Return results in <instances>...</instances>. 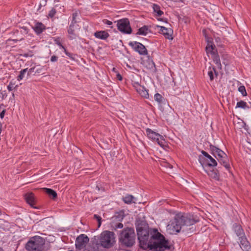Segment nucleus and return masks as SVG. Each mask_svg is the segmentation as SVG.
I'll return each instance as SVG.
<instances>
[{"instance_id": "f257e3e1", "label": "nucleus", "mask_w": 251, "mask_h": 251, "mask_svg": "<svg viewBox=\"0 0 251 251\" xmlns=\"http://www.w3.org/2000/svg\"><path fill=\"white\" fill-rule=\"evenodd\" d=\"M198 218L195 215H183L177 214L176 216L175 221L170 225L172 227V231L176 233L180 230L183 232L188 231V226L193 225L199 222ZM190 229L191 228H189Z\"/></svg>"}, {"instance_id": "f03ea898", "label": "nucleus", "mask_w": 251, "mask_h": 251, "mask_svg": "<svg viewBox=\"0 0 251 251\" xmlns=\"http://www.w3.org/2000/svg\"><path fill=\"white\" fill-rule=\"evenodd\" d=\"M153 234L151 235L152 241L148 244V247L153 251H164L170 249L171 245L168 240L156 229H153Z\"/></svg>"}, {"instance_id": "7ed1b4c3", "label": "nucleus", "mask_w": 251, "mask_h": 251, "mask_svg": "<svg viewBox=\"0 0 251 251\" xmlns=\"http://www.w3.org/2000/svg\"><path fill=\"white\" fill-rule=\"evenodd\" d=\"M136 226L140 247L145 248L148 247L149 244L148 243L149 236L148 225L145 221L138 219L136 222Z\"/></svg>"}, {"instance_id": "20e7f679", "label": "nucleus", "mask_w": 251, "mask_h": 251, "mask_svg": "<svg viewBox=\"0 0 251 251\" xmlns=\"http://www.w3.org/2000/svg\"><path fill=\"white\" fill-rule=\"evenodd\" d=\"M135 234L133 228H126L122 231L119 240L121 243L126 247H129L135 243Z\"/></svg>"}, {"instance_id": "39448f33", "label": "nucleus", "mask_w": 251, "mask_h": 251, "mask_svg": "<svg viewBox=\"0 0 251 251\" xmlns=\"http://www.w3.org/2000/svg\"><path fill=\"white\" fill-rule=\"evenodd\" d=\"M45 242L43 238L35 236L31 238L26 243L25 248L28 251H42Z\"/></svg>"}, {"instance_id": "423d86ee", "label": "nucleus", "mask_w": 251, "mask_h": 251, "mask_svg": "<svg viewBox=\"0 0 251 251\" xmlns=\"http://www.w3.org/2000/svg\"><path fill=\"white\" fill-rule=\"evenodd\" d=\"M210 150L218 161L227 170H228L230 166L227 162V155L223 151L213 145L210 146Z\"/></svg>"}, {"instance_id": "0eeeda50", "label": "nucleus", "mask_w": 251, "mask_h": 251, "mask_svg": "<svg viewBox=\"0 0 251 251\" xmlns=\"http://www.w3.org/2000/svg\"><path fill=\"white\" fill-rule=\"evenodd\" d=\"M100 242L101 246L106 248H110L115 242L114 234L109 231L102 232L100 236Z\"/></svg>"}, {"instance_id": "6e6552de", "label": "nucleus", "mask_w": 251, "mask_h": 251, "mask_svg": "<svg viewBox=\"0 0 251 251\" xmlns=\"http://www.w3.org/2000/svg\"><path fill=\"white\" fill-rule=\"evenodd\" d=\"M146 133L149 138L155 141L160 147L164 148L166 146V141L162 136L150 128L146 129Z\"/></svg>"}, {"instance_id": "1a4fd4ad", "label": "nucleus", "mask_w": 251, "mask_h": 251, "mask_svg": "<svg viewBox=\"0 0 251 251\" xmlns=\"http://www.w3.org/2000/svg\"><path fill=\"white\" fill-rule=\"evenodd\" d=\"M118 29L124 33L129 34L131 32V28L129 22L127 19H123L117 22Z\"/></svg>"}, {"instance_id": "9d476101", "label": "nucleus", "mask_w": 251, "mask_h": 251, "mask_svg": "<svg viewBox=\"0 0 251 251\" xmlns=\"http://www.w3.org/2000/svg\"><path fill=\"white\" fill-rule=\"evenodd\" d=\"M89 241V238L85 234H81L76 238L75 241L76 248L79 250L84 248Z\"/></svg>"}, {"instance_id": "9b49d317", "label": "nucleus", "mask_w": 251, "mask_h": 251, "mask_svg": "<svg viewBox=\"0 0 251 251\" xmlns=\"http://www.w3.org/2000/svg\"><path fill=\"white\" fill-rule=\"evenodd\" d=\"M129 45L132 47L135 51L138 52L140 54H147V50L143 44L137 42H130Z\"/></svg>"}, {"instance_id": "f8f14e48", "label": "nucleus", "mask_w": 251, "mask_h": 251, "mask_svg": "<svg viewBox=\"0 0 251 251\" xmlns=\"http://www.w3.org/2000/svg\"><path fill=\"white\" fill-rule=\"evenodd\" d=\"M240 246L244 251H251V246L245 237H241Z\"/></svg>"}, {"instance_id": "ddd939ff", "label": "nucleus", "mask_w": 251, "mask_h": 251, "mask_svg": "<svg viewBox=\"0 0 251 251\" xmlns=\"http://www.w3.org/2000/svg\"><path fill=\"white\" fill-rule=\"evenodd\" d=\"M160 28V31L165 36L166 38L172 39V36L173 31L171 28H168L163 26H157Z\"/></svg>"}, {"instance_id": "4468645a", "label": "nucleus", "mask_w": 251, "mask_h": 251, "mask_svg": "<svg viewBox=\"0 0 251 251\" xmlns=\"http://www.w3.org/2000/svg\"><path fill=\"white\" fill-rule=\"evenodd\" d=\"M25 199L28 204L32 207L35 204V198L34 195L32 193L26 194L25 195Z\"/></svg>"}, {"instance_id": "2eb2a0df", "label": "nucleus", "mask_w": 251, "mask_h": 251, "mask_svg": "<svg viewBox=\"0 0 251 251\" xmlns=\"http://www.w3.org/2000/svg\"><path fill=\"white\" fill-rule=\"evenodd\" d=\"M94 35L98 39L105 40L109 36V34L105 31H100L96 32Z\"/></svg>"}, {"instance_id": "dca6fc26", "label": "nucleus", "mask_w": 251, "mask_h": 251, "mask_svg": "<svg viewBox=\"0 0 251 251\" xmlns=\"http://www.w3.org/2000/svg\"><path fill=\"white\" fill-rule=\"evenodd\" d=\"M207 175L211 178L215 180H218L219 178V173L217 170L212 169L211 170H205Z\"/></svg>"}, {"instance_id": "f3484780", "label": "nucleus", "mask_w": 251, "mask_h": 251, "mask_svg": "<svg viewBox=\"0 0 251 251\" xmlns=\"http://www.w3.org/2000/svg\"><path fill=\"white\" fill-rule=\"evenodd\" d=\"M136 91L142 97L146 99L149 98L148 92L144 87L142 86H138V89Z\"/></svg>"}, {"instance_id": "a211bd4d", "label": "nucleus", "mask_w": 251, "mask_h": 251, "mask_svg": "<svg viewBox=\"0 0 251 251\" xmlns=\"http://www.w3.org/2000/svg\"><path fill=\"white\" fill-rule=\"evenodd\" d=\"M151 33V30L147 26H144L138 29V34L146 36Z\"/></svg>"}, {"instance_id": "6ab92c4d", "label": "nucleus", "mask_w": 251, "mask_h": 251, "mask_svg": "<svg viewBox=\"0 0 251 251\" xmlns=\"http://www.w3.org/2000/svg\"><path fill=\"white\" fill-rule=\"evenodd\" d=\"M45 29V26L41 23L36 24L34 27V29L37 34L42 33Z\"/></svg>"}, {"instance_id": "aec40b11", "label": "nucleus", "mask_w": 251, "mask_h": 251, "mask_svg": "<svg viewBox=\"0 0 251 251\" xmlns=\"http://www.w3.org/2000/svg\"><path fill=\"white\" fill-rule=\"evenodd\" d=\"M43 190L46 192V193L49 195V196L50 198L54 199L56 198L57 193L54 190H53L51 189L46 188H43Z\"/></svg>"}, {"instance_id": "412c9836", "label": "nucleus", "mask_w": 251, "mask_h": 251, "mask_svg": "<svg viewBox=\"0 0 251 251\" xmlns=\"http://www.w3.org/2000/svg\"><path fill=\"white\" fill-rule=\"evenodd\" d=\"M135 198L132 195H126L125 197L123 198V201L127 204H130L132 202L135 203V201H134Z\"/></svg>"}, {"instance_id": "4be33fe9", "label": "nucleus", "mask_w": 251, "mask_h": 251, "mask_svg": "<svg viewBox=\"0 0 251 251\" xmlns=\"http://www.w3.org/2000/svg\"><path fill=\"white\" fill-rule=\"evenodd\" d=\"M74 27L73 25H70L69 28L68 30L69 33V37L70 39L73 40L76 38V35L74 33Z\"/></svg>"}, {"instance_id": "5701e85b", "label": "nucleus", "mask_w": 251, "mask_h": 251, "mask_svg": "<svg viewBox=\"0 0 251 251\" xmlns=\"http://www.w3.org/2000/svg\"><path fill=\"white\" fill-rule=\"evenodd\" d=\"M234 230L237 235L240 237V238L241 237H243V235H244V233L242 227L240 226L236 225L234 226Z\"/></svg>"}, {"instance_id": "b1692460", "label": "nucleus", "mask_w": 251, "mask_h": 251, "mask_svg": "<svg viewBox=\"0 0 251 251\" xmlns=\"http://www.w3.org/2000/svg\"><path fill=\"white\" fill-rule=\"evenodd\" d=\"M234 125L235 126H236L239 128L241 129L242 128H244L245 129H246V123L242 120H241L240 119H238L237 122L236 123V121H234Z\"/></svg>"}, {"instance_id": "393cba45", "label": "nucleus", "mask_w": 251, "mask_h": 251, "mask_svg": "<svg viewBox=\"0 0 251 251\" xmlns=\"http://www.w3.org/2000/svg\"><path fill=\"white\" fill-rule=\"evenodd\" d=\"M214 74L216 76L218 75V73L216 72L214 68H209L208 72V75L209 76L211 81H212L214 79Z\"/></svg>"}, {"instance_id": "a878e982", "label": "nucleus", "mask_w": 251, "mask_h": 251, "mask_svg": "<svg viewBox=\"0 0 251 251\" xmlns=\"http://www.w3.org/2000/svg\"><path fill=\"white\" fill-rule=\"evenodd\" d=\"M152 8L154 12L156 13L157 16H159L163 14V12L160 10V7L158 5L153 4L152 5Z\"/></svg>"}, {"instance_id": "bb28decb", "label": "nucleus", "mask_w": 251, "mask_h": 251, "mask_svg": "<svg viewBox=\"0 0 251 251\" xmlns=\"http://www.w3.org/2000/svg\"><path fill=\"white\" fill-rule=\"evenodd\" d=\"M206 51L207 53H210L211 54H213V55L216 54L215 50H214V46H212V45H208L206 47Z\"/></svg>"}, {"instance_id": "cd10ccee", "label": "nucleus", "mask_w": 251, "mask_h": 251, "mask_svg": "<svg viewBox=\"0 0 251 251\" xmlns=\"http://www.w3.org/2000/svg\"><path fill=\"white\" fill-rule=\"evenodd\" d=\"M236 107L245 109L246 108H249V106H247L246 102L241 100L237 103Z\"/></svg>"}, {"instance_id": "c85d7f7f", "label": "nucleus", "mask_w": 251, "mask_h": 251, "mask_svg": "<svg viewBox=\"0 0 251 251\" xmlns=\"http://www.w3.org/2000/svg\"><path fill=\"white\" fill-rule=\"evenodd\" d=\"M209 162L207 163L208 166L215 167L217 165L216 161L211 156L209 157Z\"/></svg>"}, {"instance_id": "c756f323", "label": "nucleus", "mask_w": 251, "mask_h": 251, "mask_svg": "<svg viewBox=\"0 0 251 251\" xmlns=\"http://www.w3.org/2000/svg\"><path fill=\"white\" fill-rule=\"evenodd\" d=\"M213 61L220 69L222 68V65L220 62L219 57L216 54L214 55Z\"/></svg>"}, {"instance_id": "7c9ffc66", "label": "nucleus", "mask_w": 251, "mask_h": 251, "mask_svg": "<svg viewBox=\"0 0 251 251\" xmlns=\"http://www.w3.org/2000/svg\"><path fill=\"white\" fill-rule=\"evenodd\" d=\"M27 70V69H25L22 70L21 71H20V75L18 76V78H17L18 80L20 81L24 78V75L25 74V73L26 72Z\"/></svg>"}, {"instance_id": "2f4dec72", "label": "nucleus", "mask_w": 251, "mask_h": 251, "mask_svg": "<svg viewBox=\"0 0 251 251\" xmlns=\"http://www.w3.org/2000/svg\"><path fill=\"white\" fill-rule=\"evenodd\" d=\"M238 91L242 94L243 96L247 95V93L244 86H240L238 88Z\"/></svg>"}, {"instance_id": "473e14b6", "label": "nucleus", "mask_w": 251, "mask_h": 251, "mask_svg": "<svg viewBox=\"0 0 251 251\" xmlns=\"http://www.w3.org/2000/svg\"><path fill=\"white\" fill-rule=\"evenodd\" d=\"M154 98L155 100L160 103L162 101V97L160 94L156 93L155 94Z\"/></svg>"}, {"instance_id": "72a5a7b5", "label": "nucleus", "mask_w": 251, "mask_h": 251, "mask_svg": "<svg viewBox=\"0 0 251 251\" xmlns=\"http://www.w3.org/2000/svg\"><path fill=\"white\" fill-rule=\"evenodd\" d=\"M94 218L96 219L98 222V227H100L101 222V218L100 216L97 215H94Z\"/></svg>"}, {"instance_id": "f704fd0d", "label": "nucleus", "mask_w": 251, "mask_h": 251, "mask_svg": "<svg viewBox=\"0 0 251 251\" xmlns=\"http://www.w3.org/2000/svg\"><path fill=\"white\" fill-rule=\"evenodd\" d=\"M94 218L96 219L98 222V227H100L101 222V218L100 216L97 215H94Z\"/></svg>"}, {"instance_id": "c9c22d12", "label": "nucleus", "mask_w": 251, "mask_h": 251, "mask_svg": "<svg viewBox=\"0 0 251 251\" xmlns=\"http://www.w3.org/2000/svg\"><path fill=\"white\" fill-rule=\"evenodd\" d=\"M94 218L96 219L98 222V227H100L101 222V218L100 216L97 215H94Z\"/></svg>"}, {"instance_id": "e433bc0d", "label": "nucleus", "mask_w": 251, "mask_h": 251, "mask_svg": "<svg viewBox=\"0 0 251 251\" xmlns=\"http://www.w3.org/2000/svg\"><path fill=\"white\" fill-rule=\"evenodd\" d=\"M94 218L96 219L98 222V227H100L101 222V218L100 216L97 215H94Z\"/></svg>"}, {"instance_id": "4c0bfd02", "label": "nucleus", "mask_w": 251, "mask_h": 251, "mask_svg": "<svg viewBox=\"0 0 251 251\" xmlns=\"http://www.w3.org/2000/svg\"><path fill=\"white\" fill-rule=\"evenodd\" d=\"M112 227L115 229L117 228H122L123 227V225L121 223H119L117 224H116L115 226H112Z\"/></svg>"}, {"instance_id": "58836bf2", "label": "nucleus", "mask_w": 251, "mask_h": 251, "mask_svg": "<svg viewBox=\"0 0 251 251\" xmlns=\"http://www.w3.org/2000/svg\"><path fill=\"white\" fill-rule=\"evenodd\" d=\"M55 13H56V10H55V9L52 8V9L50 11V12H49V16L50 17L52 18V17H53L54 16V15L55 14Z\"/></svg>"}, {"instance_id": "ea45409f", "label": "nucleus", "mask_w": 251, "mask_h": 251, "mask_svg": "<svg viewBox=\"0 0 251 251\" xmlns=\"http://www.w3.org/2000/svg\"><path fill=\"white\" fill-rule=\"evenodd\" d=\"M132 85L136 89V90H137L138 89V86H141V85H140L139 83L137 82H133Z\"/></svg>"}, {"instance_id": "a19ab883", "label": "nucleus", "mask_w": 251, "mask_h": 251, "mask_svg": "<svg viewBox=\"0 0 251 251\" xmlns=\"http://www.w3.org/2000/svg\"><path fill=\"white\" fill-rule=\"evenodd\" d=\"M2 225L5 226V228H3L4 230H6L8 229L9 224L6 221H4Z\"/></svg>"}, {"instance_id": "79ce46f5", "label": "nucleus", "mask_w": 251, "mask_h": 251, "mask_svg": "<svg viewBox=\"0 0 251 251\" xmlns=\"http://www.w3.org/2000/svg\"><path fill=\"white\" fill-rule=\"evenodd\" d=\"M102 22L105 24H106V25H111L112 24V22H111L110 21H108L107 20H106V19L103 20Z\"/></svg>"}, {"instance_id": "37998d69", "label": "nucleus", "mask_w": 251, "mask_h": 251, "mask_svg": "<svg viewBox=\"0 0 251 251\" xmlns=\"http://www.w3.org/2000/svg\"><path fill=\"white\" fill-rule=\"evenodd\" d=\"M7 88L9 91H12L14 88V84L10 83L9 85L7 86Z\"/></svg>"}, {"instance_id": "c03bdc74", "label": "nucleus", "mask_w": 251, "mask_h": 251, "mask_svg": "<svg viewBox=\"0 0 251 251\" xmlns=\"http://www.w3.org/2000/svg\"><path fill=\"white\" fill-rule=\"evenodd\" d=\"M55 43L56 44H57L60 48L63 49V50H65L64 47L61 44V43L57 40H55Z\"/></svg>"}, {"instance_id": "a18cd8bd", "label": "nucleus", "mask_w": 251, "mask_h": 251, "mask_svg": "<svg viewBox=\"0 0 251 251\" xmlns=\"http://www.w3.org/2000/svg\"><path fill=\"white\" fill-rule=\"evenodd\" d=\"M58 57L56 56L53 55L51 56L50 58V61L51 62H55L57 60Z\"/></svg>"}, {"instance_id": "49530a36", "label": "nucleus", "mask_w": 251, "mask_h": 251, "mask_svg": "<svg viewBox=\"0 0 251 251\" xmlns=\"http://www.w3.org/2000/svg\"><path fill=\"white\" fill-rule=\"evenodd\" d=\"M201 153L204 156H205L206 157H207L208 159L209 158V156H210V155L209 154H208L206 151H201Z\"/></svg>"}, {"instance_id": "de8ad7c7", "label": "nucleus", "mask_w": 251, "mask_h": 251, "mask_svg": "<svg viewBox=\"0 0 251 251\" xmlns=\"http://www.w3.org/2000/svg\"><path fill=\"white\" fill-rule=\"evenodd\" d=\"M5 110L3 109L2 110L1 112L0 113V117L1 119L4 117L5 114Z\"/></svg>"}, {"instance_id": "09e8293b", "label": "nucleus", "mask_w": 251, "mask_h": 251, "mask_svg": "<svg viewBox=\"0 0 251 251\" xmlns=\"http://www.w3.org/2000/svg\"><path fill=\"white\" fill-rule=\"evenodd\" d=\"M116 76H117V78L119 80H122V76H121V75L119 74V73H117V75H116Z\"/></svg>"}, {"instance_id": "8fccbe9b", "label": "nucleus", "mask_w": 251, "mask_h": 251, "mask_svg": "<svg viewBox=\"0 0 251 251\" xmlns=\"http://www.w3.org/2000/svg\"><path fill=\"white\" fill-rule=\"evenodd\" d=\"M36 69L35 67L32 68L29 70L28 74H31L34 71V70Z\"/></svg>"}, {"instance_id": "3c124183", "label": "nucleus", "mask_w": 251, "mask_h": 251, "mask_svg": "<svg viewBox=\"0 0 251 251\" xmlns=\"http://www.w3.org/2000/svg\"><path fill=\"white\" fill-rule=\"evenodd\" d=\"M78 15V13L77 12H75L73 14V19H76V17Z\"/></svg>"}, {"instance_id": "603ef678", "label": "nucleus", "mask_w": 251, "mask_h": 251, "mask_svg": "<svg viewBox=\"0 0 251 251\" xmlns=\"http://www.w3.org/2000/svg\"><path fill=\"white\" fill-rule=\"evenodd\" d=\"M76 21L75 20V19H73V20H72V23L71 24V25H73V27H74V25L76 23Z\"/></svg>"}, {"instance_id": "864d4df0", "label": "nucleus", "mask_w": 251, "mask_h": 251, "mask_svg": "<svg viewBox=\"0 0 251 251\" xmlns=\"http://www.w3.org/2000/svg\"><path fill=\"white\" fill-rule=\"evenodd\" d=\"M84 251H95L94 249H86L84 250Z\"/></svg>"}, {"instance_id": "5fc2aeb1", "label": "nucleus", "mask_w": 251, "mask_h": 251, "mask_svg": "<svg viewBox=\"0 0 251 251\" xmlns=\"http://www.w3.org/2000/svg\"><path fill=\"white\" fill-rule=\"evenodd\" d=\"M64 50V51H65V52L67 56H70V55H71V53H69V52H67V50H66L65 49V50Z\"/></svg>"}, {"instance_id": "6e6d98bb", "label": "nucleus", "mask_w": 251, "mask_h": 251, "mask_svg": "<svg viewBox=\"0 0 251 251\" xmlns=\"http://www.w3.org/2000/svg\"><path fill=\"white\" fill-rule=\"evenodd\" d=\"M201 156H200V157H199V161H200V162L201 163V165H202V166L203 167V163L202 162V161H201Z\"/></svg>"}, {"instance_id": "4d7b16f0", "label": "nucleus", "mask_w": 251, "mask_h": 251, "mask_svg": "<svg viewBox=\"0 0 251 251\" xmlns=\"http://www.w3.org/2000/svg\"><path fill=\"white\" fill-rule=\"evenodd\" d=\"M112 71H113L114 72H115V73H117V70H116V69L115 68H113L112 69Z\"/></svg>"}, {"instance_id": "13d9d810", "label": "nucleus", "mask_w": 251, "mask_h": 251, "mask_svg": "<svg viewBox=\"0 0 251 251\" xmlns=\"http://www.w3.org/2000/svg\"><path fill=\"white\" fill-rule=\"evenodd\" d=\"M41 72L40 70L37 69L35 71V73H40Z\"/></svg>"}, {"instance_id": "bf43d9fd", "label": "nucleus", "mask_w": 251, "mask_h": 251, "mask_svg": "<svg viewBox=\"0 0 251 251\" xmlns=\"http://www.w3.org/2000/svg\"><path fill=\"white\" fill-rule=\"evenodd\" d=\"M168 167H169L170 168H173V166L172 165L168 164Z\"/></svg>"}, {"instance_id": "052dcab7", "label": "nucleus", "mask_w": 251, "mask_h": 251, "mask_svg": "<svg viewBox=\"0 0 251 251\" xmlns=\"http://www.w3.org/2000/svg\"><path fill=\"white\" fill-rule=\"evenodd\" d=\"M123 217L122 216V217L119 218V220H121L123 219Z\"/></svg>"}, {"instance_id": "680f3d73", "label": "nucleus", "mask_w": 251, "mask_h": 251, "mask_svg": "<svg viewBox=\"0 0 251 251\" xmlns=\"http://www.w3.org/2000/svg\"><path fill=\"white\" fill-rule=\"evenodd\" d=\"M113 218L117 219L118 218L117 216H115V217H113Z\"/></svg>"}, {"instance_id": "e2e57ef3", "label": "nucleus", "mask_w": 251, "mask_h": 251, "mask_svg": "<svg viewBox=\"0 0 251 251\" xmlns=\"http://www.w3.org/2000/svg\"><path fill=\"white\" fill-rule=\"evenodd\" d=\"M0 251H3V250L1 248H0Z\"/></svg>"}, {"instance_id": "0e129e2a", "label": "nucleus", "mask_w": 251, "mask_h": 251, "mask_svg": "<svg viewBox=\"0 0 251 251\" xmlns=\"http://www.w3.org/2000/svg\"><path fill=\"white\" fill-rule=\"evenodd\" d=\"M96 188H97L98 190H99V188L98 186H96Z\"/></svg>"}, {"instance_id": "69168bd1", "label": "nucleus", "mask_w": 251, "mask_h": 251, "mask_svg": "<svg viewBox=\"0 0 251 251\" xmlns=\"http://www.w3.org/2000/svg\"><path fill=\"white\" fill-rule=\"evenodd\" d=\"M250 104H251V102H249Z\"/></svg>"}]
</instances>
